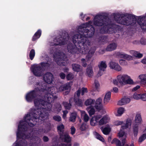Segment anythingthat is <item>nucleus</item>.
<instances>
[{"mask_svg":"<svg viewBox=\"0 0 146 146\" xmlns=\"http://www.w3.org/2000/svg\"><path fill=\"white\" fill-rule=\"evenodd\" d=\"M141 94L135 93L133 96V97L134 99L136 100H138L141 99Z\"/></svg>","mask_w":146,"mask_h":146,"instance_id":"09e8293b","label":"nucleus"},{"mask_svg":"<svg viewBox=\"0 0 146 146\" xmlns=\"http://www.w3.org/2000/svg\"><path fill=\"white\" fill-rule=\"evenodd\" d=\"M98 67L100 70L103 71H105L107 67L106 62L104 61L101 62L98 65Z\"/></svg>","mask_w":146,"mask_h":146,"instance_id":"c85d7f7f","label":"nucleus"},{"mask_svg":"<svg viewBox=\"0 0 146 146\" xmlns=\"http://www.w3.org/2000/svg\"><path fill=\"white\" fill-rule=\"evenodd\" d=\"M74 101L75 104L79 106H82L83 105V101L80 99H75L74 98H72L70 100V104H68L67 102H65L63 103V104L65 108L67 109H70L71 107V104L72 101Z\"/></svg>","mask_w":146,"mask_h":146,"instance_id":"9d476101","label":"nucleus"},{"mask_svg":"<svg viewBox=\"0 0 146 146\" xmlns=\"http://www.w3.org/2000/svg\"><path fill=\"white\" fill-rule=\"evenodd\" d=\"M104 72L99 69V70L97 74V76L99 77L102 76Z\"/></svg>","mask_w":146,"mask_h":146,"instance_id":"052dcab7","label":"nucleus"},{"mask_svg":"<svg viewBox=\"0 0 146 146\" xmlns=\"http://www.w3.org/2000/svg\"><path fill=\"white\" fill-rule=\"evenodd\" d=\"M94 85L96 88L97 89H98L100 87V85L98 82L97 80H95V81Z\"/></svg>","mask_w":146,"mask_h":146,"instance_id":"6e6d98bb","label":"nucleus"},{"mask_svg":"<svg viewBox=\"0 0 146 146\" xmlns=\"http://www.w3.org/2000/svg\"><path fill=\"white\" fill-rule=\"evenodd\" d=\"M130 101V100L129 98L127 97H125L118 101L117 104L120 106L129 103Z\"/></svg>","mask_w":146,"mask_h":146,"instance_id":"4be33fe9","label":"nucleus"},{"mask_svg":"<svg viewBox=\"0 0 146 146\" xmlns=\"http://www.w3.org/2000/svg\"><path fill=\"white\" fill-rule=\"evenodd\" d=\"M67 79L68 80H72L74 78V75L71 73H70L66 76Z\"/></svg>","mask_w":146,"mask_h":146,"instance_id":"8fccbe9b","label":"nucleus"},{"mask_svg":"<svg viewBox=\"0 0 146 146\" xmlns=\"http://www.w3.org/2000/svg\"><path fill=\"white\" fill-rule=\"evenodd\" d=\"M41 35V31L38 30L35 34L33 38V40L35 41L37 39L39 38Z\"/></svg>","mask_w":146,"mask_h":146,"instance_id":"f704fd0d","label":"nucleus"},{"mask_svg":"<svg viewBox=\"0 0 146 146\" xmlns=\"http://www.w3.org/2000/svg\"><path fill=\"white\" fill-rule=\"evenodd\" d=\"M40 84L37 85V88L35 90L29 93L26 95V99L28 102H31L34 100V103L36 109H34L31 111L29 114L26 115L24 118L26 121L27 120H31L35 121L38 124L40 123H41L43 120L47 118H45L44 117L45 115V104H44L43 100L40 99V96H36V94L40 92Z\"/></svg>","mask_w":146,"mask_h":146,"instance_id":"f03ea898","label":"nucleus"},{"mask_svg":"<svg viewBox=\"0 0 146 146\" xmlns=\"http://www.w3.org/2000/svg\"><path fill=\"white\" fill-rule=\"evenodd\" d=\"M127 75L126 74H120L117 76V79L119 83L121 86L125 85V82L127 77Z\"/></svg>","mask_w":146,"mask_h":146,"instance_id":"aec40b11","label":"nucleus"},{"mask_svg":"<svg viewBox=\"0 0 146 146\" xmlns=\"http://www.w3.org/2000/svg\"><path fill=\"white\" fill-rule=\"evenodd\" d=\"M48 84L44 83L41 86H40L39 88L40 93L45 94L44 98H43V102L45 104V115L44 118H47L48 117V114L49 113L52 107V104L51 103L53 101L54 99L56 98L55 95L56 91H54L56 88L54 87L50 88H48L47 90H46L44 88H46Z\"/></svg>","mask_w":146,"mask_h":146,"instance_id":"20e7f679","label":"nucleus"},{"mask_svg":"<svg viewBox=\"0 0 146 146\" xmlns=\"http://www.w3.org/2000/svg\"><path fill=\"white\" fill-rule=\"evenodd\" d=\"M113 92L115 93H117L118 92V89L116 87H113Z\"/></svg>","mask_w":146,"mask_h":146,"instance_id":"0e129e2a","label":"nucleus"},{"mask_svg":"<svg viewBox=\"0 0 146 146\" xmlns=\"http://www.w3.org/2000/svg\"><path fill=\"white\" fill-rule=\"evenodd\" d=\"M60 76L62 79H64L65 77V74L63 73H61L60 75Z\"/></svg>","mask_w":146,"mask_h":146,"instance_id":"69168bd1","label":"nucleus"},{"mask_svg":"<svg viewBox=\"0 0 146 146\" xmlns=\"http://www.w3.org/2000/svg\"><path fill=\"white\" fill-rule=\"evenodd\" d=\"M94 73L92 66H91L87 68L86 72V76L89 77H92L94 75Z\"/></svg>","mask_w":146,"mask_h":146,"instance_id":"5701e85b","label":"nucleus"},{"mask_svg":"<svg viewBox=\"0 0 146 146\" xmlns=\"http://www.w3.org/2000/svg\"><path fill=\"white\" fill-rule=\"evenodd\" d=\"M106 20L108 21L107 18H104L102 15L98 14L94 17L93 22L89 21L88 23L81 25L78 29L79 34L75 35L72 38L74 45H73L70 43L68 44L67 50L72 54L80 53L85 54L88 53L86 59L82 58L81 60L83 66H86V62H88L94 52V50H89L91 42L89 38L92 37L94 33V29L93 26H100L103 25L104 31L102 32V29L101 31L104 33H110L109 30H112L113 29V25L110 23L109 21H106L105 23H103L102 22Z\"/></svg>","mask_w":146,"mask_h":146,"instance_id":"f257e3e1","label":"nucleus"},{"mask_svg":"<svg viewBox=\"0 0 146 146\" xmlns=\"http://www.w3.org/2000/svg\"><path fill=\"white\" fill-rule=\"evenodd\" d=\"M125 110L123 107H120L117 110V113L115 114L117 116H121L125 112Z\"/></svg>","mask_w":146,"mask_h":146,"instance_id":"7c9ffc66","label":"nucleus"},{"mask_svg":"<svg viewBox=\"0 0 146 146\" xmlns=\"http://www.w3.org/2000/svg\"><path fill=\"white\" fill-rule=\"evenodd\" d=\"M73 70L75 71L79 72L81 70V66L78 64H73L72 65Z\"/></svg>","mask_w":146,"mask_h":146,"instance_id":"c9c22d12","label":"nucleus"},{"mask_svg":"<svg viewBox=\"0 0 146 146\" xmlns=\"http://www.w3.org/2000/svg\"><path fill=\"white\" fill-rule=\"evenodd\" d=\"M123 121H120L119 120H116L113 122V124L115 125L119 126L121 125L123 123Z\"/></svg>","mask_w":146,"mask_h":146,"instance_id":"c03bdc74","label":"nucleus"},{"mask_svg":"<svg viewBox=\"0 0 146 146\" xmlns=\"http://www.w3.org/2000/svg\"><path fill=\"white\" fill-rule=\"evenodd\" d=\"M71 86L69 83H67L60 86L58 90V91L64 92V94L66 95L68 94L70 90Z\"/></svg>","mask_w":146,"mask_h":146,"instance_id":"f8f14e48","label":"nucleus"},{"mask_svg":"<svg viewBox=\"0 0 146 146\" xmlns=\"http://www.w3.org/2000/svg\"><path fill=\"white\" fill-rule=\"evenodd\" d=\"M125 53L123 52H116L115 54L117 57L123 58Z\"/></svg>","mask_w":146,"mask_h":146,"instance_id":"79ce46f5","label":"nucleus"},{"mask_svg":"<svg viewBox=\"0 0 146 146\" xmlns=\"http://www.w3.org/2000/svg\"><path fill=\"white\" fill-rule=\"evenodd\" d=\"M115 19L118 23L126 25H134L136 21L135 18L131 19L129 16L128 17L125 16L123 17L121 16V17H119L118 20L116 19L115 17Z\"/></svg>","mask_w":146,"mask_h":146,"instance_id":"6e6552de","label":"nucleus"},{"mask_svg":"<svg viewBox=\"0 0 146 146\" xmlns=\"http://www.w3.org/2000/svg\"><path fill=\"white\" fill-rule=\"evenodd\" d=\"M141 62L143 64H146V57H144L141 60Z\"/></svg>","mask_w":146,"mask_h":146,"instance_id":"774afa93","label":"nucleus"},{"mask_svg":"<svg viewBox=\"0 0 146 146\" xmlns=\"http://www.w3.org/2000/svg\"><path fill=\"white\" fill-rule=\"evenodd\" d=\"M126 77L125 82V85L127 84H133V81L130 76L127 75Z\"/></svg>","mask_w":146,"mask_h":146,"instance_id":"473e14b6","label":"nucleus"},{"mask_svg":"<svg viewBox=\"0 0 146 146\" xmlns=\"http://www.w3.org/2000/svg\"><path fill=\"white\" fill-rule=\"evenodd\" d=\"M54 57L58 65L64 66L67 63V59L63 53L58 52L54 55Z\"/></svg>","mask_w":146,"mask_h":146,"instance_id":"1a4fd4ad","label":"nucleus"},{"mask_svg":"<svg viewBox=\"0 0 146 146\" xmlns=\"http://www.w3.org/2000/svg\"><path fill=\"white\" fill-rule=\"evenodd\" d=\"M117 46V45L115 43H112L107 46L106 50L108 51H111L115 49Z\"/></svg>","mask_w":146,"mask_h":146,"instance_id":"bb28decb","label":"nucleus"},{"mask_svg":"<svg viewBox=\"0 0 146 146\" xmlns=\"http://www.w3.org/2000/svg\"><path fill=\"white\" fill-rule=\"evenodd\" d=\"M80 94H81V90H80V89H79V90H78L76 92V96L77 97H79L80 95Z\"/></svg>","mask_w":146,"mask_h":146,"instance_id":"680f3d73","label":"nucleus"},{"mask_svg":"<svg viewBox=\"0 0 146 146\" xmlns=\"http://www.w3.org/2000/svg\"><path fill=\"white\" fill-rule=\"evenodd\" d=\"M64 126L62 124L58 125L57 127L58 131L60 133V138L61 139L64 140V141L67 142V145L61 144L59 146H71L70 141L71 138L69 137L68 134L63 133L64 129Z\"/></svg>","mask_w":146,"mask_h":146,"instance_id":"423d86ee","label":"nucleus"},{"mask_svg":"<svg viewBox=\"0 0 146 146\" xmlns=\"http://www.w3.org/2000/svg\"><path fill=\"white\" fill-rule=\"evenodd\" d=\"M95 103L94 107L97 110L100 111L101 110H103L102 100L101 98H98L96 101H95Z\"/></svg>","mask_w":146,"mask_h":146,"instance_id":"a211bd4d","label":"nucleus"},{"mask_svg":"<svg viewBox=\"0 0 146 146\" xmlns=\"http://www.w3.org/2000/svg\"><path fill=\"white\" fill-rule=\"evenodd\" d=\"M24 121H21L20 122L19 124L18 125V131L17 133V140L16 141L15 143L13 144V146H23V143L22 145L21 144L18 143V141H19L20 139L22 138V140L23 139H29L30 138L29 136L28 137V136L26 135L25 134L26 133V131L27 130L28 125L31 127H33L36 124V122L34 121H33L32 119L31 120H27V121H26L24 119ZM36 137L33 136V135L32 136L30 137V139H35ZM22 141V140H21Z\"/></svg>","mask_w":146,"mask_h":146,"instance_id":"39448f33","label":"nucleus"},{"mask_svg":"<svg viewBox=\"0 0 146 146\" xmlns=\"http://www.w3.org/2000/svg\"><path fill=\"white\" fill-rule=\"evenodd\" d=\"M94 135L95 137L98 139L100 140V141L103 142L104 141V139L98 133L95 132L94 133Z\"/></svg>","mask_w":146,"mask_h":146,"instance_id":"ea45409f","label":"nucleus"},{"mask_svg":"<svg viewBox=\"0 0 146 146\" xmlns=\"http://www.w3.org/2000/svg\"><path fill=\"white\" fill-rule=\"evenodd\" d=\"M123 58L128 60H131L132 59L133 57L132 56L125 53Z\"/></svg>","mask_w":146,"mask_h":146,"instance_id":"de8ad7c7","label":"nucleus"},{"mask_svg":"<svg viewBox=\"0 0 146 146\" xmlns=\"http://www.w3.org/2000/svg\"><path fill=\"white\" fill-rule=\"evenodd\" d=\"M77 113L76 112H73L70 114L69 120L72 122H74L76 121L77 116Z\"/></svg>","mask_w":146,"mask_h":146,"instance_id":"2f4dec72","label":"nucleus"},{"mask_svg":"<svg viewBox=\"0 0 146 146\" xmlns=\"http://www.w3.org/2000/svg\"><path fill=\"white\" fill-rule=\"evenodd\" d=\"M112 144L115 143L117 146H123V145L121 143L120 141L117 139H114L111 141Z\"/></svg>","mask_w":146,"mask_h":146,"instance_id":"4c0bfd02","label":"nucleus"},{"mask_svg":"<svg viewBox=\"0 0 146 146\" xmlns=\"http://www.w3.org/2000/svg\"><path fill=\"white\" fill-rule=\"evenodd\" d=\"M138 126L133 125V129L134 135L135 136H136L137 135L138 131Z\"/></svg>","mask_w":146,"mask_h":146,"instance_id":"58836bf2","label":"nucleus"},{"mask_svg":"<svg viewBox=\"0 0 146 146\" xmlns=\"http://www.w3.org/2000/svg\"><path fill=\"white\" fill-rule=\"evenodd\" d=\"M141 99L143 101H146V94H144L141 95Z\"/></svg>","mask_w":146,"mask_h":146,"instance_id":"4d7b16f0","label":"nucleus"},{"mask_svg":"<svg viewBox=\"0 0 146 146\" xmlns=\"http://www.w3.org/2000/svg\"><path fill=\"white\" fill-rule=\"evenodd\" d=\"M110 68L113 70L118 71H121L122 70L121 67L117 63L111 61L109 64Z\"/></svg>","mask_w":146,"mask_h":146,"instance_id":"2eb2a0df","label":"nucleus"},{"mask_svg":"<svg viewBox=\"0 0 146 146\" xmlns=\"http://www.w3.org/2000/svg\"><path fill=\"white\" fill-rule=\"evenodd\" d=\"M35 55V52L34 50L32 49L30 51L29 54V57L30 59L32 60L34 58Z\"/></svg>","mask_w":146,"mask_h":146,"instance_id":"a19ab883","label":"nucleus"},{"mask_svg":"<svg viewBox=\"0 0 146 146\" xmlns=\"http://www.w3.org/2000/svg\"><path fill=\"white\" fill-rule=\"evenodd\" d=\"M132 119L128 118L125 121V124L121 126V128L123 129H125L127 128L130 129L131 127Z\"/></svg>","mask_w":146,"mask_h":146,"instance_id":"412c9836","label":"nucleus"},{"mask_svg":"<svg viewBox=\"0 0 146 146\" xmlns=\"http://www.w3.org/2000/svg\"><path fill=\"white\" fill-rule=\"evenodd\" d=\"M146 139V133L143 134L139 139V141L141 142Z\"/></svg>","mask_w":146,"mask_h":146,"instance_id":"37998d69","label":"nucleus"},{"mask_svg":"<svg viewBox=\"0 0 146 146\" xmlns=\"http://www.w3.org/2000/svg\"><path fill=\"white\" fill-rule=\"evenodd\" d=\"M143 122L140 114L137 113L136 114L135 120V123L133 125L139 126Z\"/></svg>","mask_w":146,"mask_h":146,"instance_id":"6ab92c4d","label":"nucleus"},{"mask_svg":"<svg viewBox=\"0 0 146 146\" xmlns=\"http://www.w3.org/2000/svg\"><path fill=\"white\" fill-rule=\"evenodd\" d=\"M139 78L142 82L146 83V74H140Z\"/></svg>","mask_w":146,"mask_h":146,"instance_id":"e433bc0d","label":"nucleus"},{"mask_svg":"<svg viewBox=\"0 0 146 146\" xmlns=\"http://www.w3.org/2000/svg\"><path fill=\"white\" fill-rule=\"evenodd\" d=\"M110 121V117L108 115H106L100 119L99 125H102L109 123Z\"/></svg>","mask_w":146,"mask_h":146,"instance_id":"4468645a","label":"nucleus"},{"mask_svg":"<svg viewBox=\"0 0 146 146\" xmlns=\"http://www.w3.org/2000/svg\"><path fill=\"white\" fill-rule=\"evenodd\" d=\"M80 112L81 117L83 119L84 121L85 122H88L89 119V117L88 115L84 111L80 110Z\"/></svg>","mask_w":146,"mask_h":146,"instance_id":"a878e982","label":"nucleus"},{"mask_svg":"<svg viewBox=\"0 0 146 146\" xmlns=\"http://www.w3.org/2000/svg\"><path fill=\"white\" fill-rule=\"evenodd\" d=\"M63 118L65 119L66 118V114L68 113V111L66 110L63 111Z\"/></svg>","mask_w":146,"mask_h":146,"instance_id":"bf43d9fd","label":"nucleus"},{"mask_svg":"<svg viewBox=\"0 0 146 146\" xmlns=\"http://www.w3.org/2000/svg\"><path fill=\"white\" fill-rule=\"evenodd\" d=\"M70 129L71 131V134L72 135H74L76 131L75 128L74 126H72L71 127Z\"/></svg>","mask_w":146,"mask_h":146,"instance_id":"13d9d810","label":"nucleus"},{"mask_svg":"<svg viewBox=\"0 0 146 146\" xmlns=\"http://www.w3.org/2000/svg\"><path fill=\"white\" fill-rule=\"evenodd\" d=\"M87 127L86 124L83 123L82 124L80 127V129L82 131H84L87 128Z\"/></svg>","mask_w":146,"mask_h":146,"instance_id":"864d4df0","label":"nucleus"},{"mask_svg":"<svg viewBox=\"0 0 146 146\" xmlns=\"http://www.w3.org/2000/svg\"><path fill=\"white\" fill-rule=\"evenodd\" d=\"M102 115L98 114L93 116L90 120V124L92 126H95L98 124L99 125V121L102 117Z\"/></svg>","mask_w":146,"mask_h":146,"instance_id":"ddd939ff","label":"nucleus"},{"mask_svg":"<svg viewBox=\"0 0 146 146\" xmlns=\"http://www.w3.org/2000/svg\"><path fill=\"white\" fill-rule=\"evenodd\" d=\"M43 79L47 83L50 84L53 80V75L50 72H47L44 76Z\"/></svg>","mask_w":146,"mask_h":146,"instance_id":"dca6fc26","label":"nucleus"},{"mask_svg":"<svg viewBox=\"0 0 146 146\" xmlns=\"http://www.w3.org/2000/svg\"><path fill=\"white\" fill-rule=\"evenodd\" d=\"M53 119L57 121H59L61 120V118L60 116L58 115L55 116L53 117Z\"/></svg>","mask_w":146,"mask_h":146,"instance_id":"5fc2aeb1","label":"nucleus"},{"mask_svg":"<svg viewBox=\"0 0 146 146\" xmlns=\"http://www.w3.org/2000/svg\"><path fill=\"white\" fill-rule=\"evenodd\" d=\"M130 52L133 56L136 57L141 58L143 56L142 54L136 51L131 50L130 51Z\"/></svg>","mask_w":146,"mask_h":146,"instance_id":"c756f323","label":"nucleus"},{"mask_svg":"<svg viewBox=\"0 0 146 146\" xmlns=\"http://www.w3.org/2000/svg\"><path fill=\"white\" fill-rule=\"evenodd\" d=\"M111 82L115 86H118L119 83L117 77L116 78L112 79L111 81Z\"/></svg>","mask_w":146,"mask_h":146,"instance_id":"a18cd8bd","label":"nucleus"},{"mask_svg":"<svg viewBox=\"0 0 146 146\" xmlns=\"http://www.w3.org/2000/svg\"><path fill=\"white\" fill-rule=\"evenodd\" d=\"M111 127L110 124L106 125L104 128L102 130L103 133L106 135H108L111 131Z\"/></svg>","mask_w":146,"mask_h":146,"instance_id":"b1692460","label":"nucleus"},{"mask_svg":"<svg viewBox=\"0 0 146 146\" xmlns=\"http://www.w3.org/2000/svg\"><path fill=\"white\" fill-rule=\"evenodd\" d=\"M119 63L122 66L126 65L127 64L126 61L123 59H120L119 60Z\"/></svg>","mask_w":146,"mask_h":146,"instance_id":"603ef678","label":"nucleus"},{"mask_svg":"<svg viewBox=\"0 0 146 146\" xmlns=\"http://www.w3.org/2000/svg\"><path fill=\"white\" fill-rule=\"evenodd\" d=\"M141 44L143 45L146 44V40H141Z\"/></svg>","mask_w":146,"mask_h":146,"instance_id":"338daca9","label":"nucleus"},{"mask_svg":"<svg viewBox=\"0 0 146 146\" xmlns=\"http://www.w3.org/2000/svg\"><path fill=\"white\" fill-rule=\"evenodd\" d=\"M57 109L58 111H59L61 109V107L60 104H58L57 106V107L56 108Z\"/></svg>","mask_w":146,"mask_h":146,"instance_id":"e2e57ef3","label":"nucleus"},{"mask_svg":"<svg viewBox=\"0 0 146 146\" xmlns=\"http://www.w3.org/2000/svg\"><path fill=\"white\" fill-rule=\"evenodd\" d=\"M41 66L39 64H34L31 65V70L34 75L37 76H40L43 74V70L42 68H44L48 66L47 63H42Z\"/></svg>","mask_w":146,"mask_h":146,"instance_id":"0eeeda50","label":"nucleus"},{"mask_svg":"<svg viewBox=\"0 0 146 146\" xmlns=\"http://www.w3.org/2000/svg\"><path fill=\"white\" fill-rule=\"evenodd\" d=\"M86 110L90 116L94 115L95 113V109L92 106L88 107Z\"/></svg>","mask_w":146,"mask_h":146,"instance_id":"72a5a7b5","label":"nucleus"},{"mask_svg":"<svg viewBox=\"0 0 146 146\" xmlns=\"http://www.w3.org/2000/svg\"><path fill=\"white\" fill-rule=\"evenodd\" d=\"M95 102V100L92 99H89L85 101L84 104L86 106H90L89 107L92 106Z\"/></svg>","mask_w":146,"mask_h":146,"instance_id":"cd10ccee","label":"nucleus"},{"mask_svg":"<svg viewBox=\"0 0 146 146\" xmlns=\"http://www.w3.org/2000/svg\"><path fill=\"white\" fill-rule=\"evenodd\" d=\"M48 84L44 83L41 86H40L39 88L40 93L45 94L44 98H43V102L45 104V115L44 118H47L48 117V114L49 113L52 107V104L51 103L53 101L54 99L56 98L55 95L56 91H54L56 88L54 87L50 88H48L47 90H46L44 88H46Z\"/></svg>","mask_w":146,"mask_h":146,"instance_id":"7ed1b4c3","label":"nucleus"},{"mask_svg":"<svg viewBox=\"0 0 146 146\" xmlns=\"http://www.w3.org/2000/svg\"><path fill=\"white\" fill-rule=\"evenodd\" d=\"M125 133L124 131L122 129H121L118 134V136L119 138H120L123 137L125 135Z\"/></svg>","mask_w":146,"mask_h":146,"instance_id":"49530a36","label":"nucleus"},{"mask_svg":"<svg viewBox=\"0 0 146 146\" xmlns=\"http://www.w3.org/2000/svg\"><path fill=\"white\" fill-rule=\"evenodd\" d=\"M69 40V38L68 36H67L65 39H63L62 37L60 38H56L54 40V45H64L65 44L64 41H66L68 40Z\"/></svg>","mask_w":146,"mask_h":146,"instance_id":"f3484780","label":"nucleus"},{"mask_svg":"<svg viewBox=\"0 0 146 146\" xmlns=\"http://www.w3.org/2000/svg\"><path fill=\"white\" fill-rule=\"evenodd\" d=\"M111 95V92L110 91L106 92L104 98V103L105 104H107L110 101Z\"/></svg>","mask_w":146,"mask_h":146,"instance_id":"393cba45","label":"nucleus"},{"mask_svg":"<svg viewBox=\"0 0 146 146\" xmlns=\"http://www.w3.org/2000/svg\"><path fill=\"white\" fill-rule=\"evenodd\" d=\"M80 90L82 95H84L85 93L87 92L88 91L87 88H82Z\"/></svg>","mask_w":146,"mask_h":146,"instance_id":"3c124183","label":"nucleus"},{"mask_svg":"<svg viewBox=\"0 0 146 146\" xmlns=\"http://www.w3.org/2000/svg\"><path fill=\"white\" fill-rule=\"evenodd\" d=\"M137 23L142 29L146 30V16H140L138 17Z\"/></svg>","mask_w":146,"mask_h":146,"instance_id":"9b49d317","label":"nucleus"}]
</instances>
